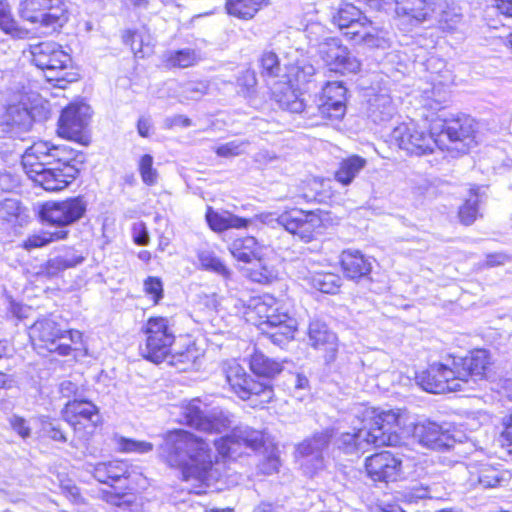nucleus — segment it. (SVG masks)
Segmentation results:
<instances>
[{"mask_svg": "<svg viewBox=\"0 0 512 512\" xmlns=\"http://www.w3.org/2000/svg\"><path fill=\"white\" fill-rule=\"evenodd\" d=\"M158 454L169 467L179 470L184 480H205L214 463L209 443L183 429L168 432Z\"/></svg>", "mask_w": 512, "mask_h": 512, "instance_id": "nucleus-1", "label": "nucleus"}, {"mask_svg": "<svg viewBox=\"0 0 512 512\" xmlns=\"http://www.w3.org/2000/svg\"><path fill=\"white\" fill-rule=\"evenodd\" d=\"M245 317L277 346H283L292 340L297 328V321L289 308L270 295L251 299L246 307Z\"/></svg>", "mask_w": 512, "mask_h": 512, "instance_id": "nucleus-2", "label": "nucleus"}, {"mask_svg": "<svg viewBox=\"0 0 512 512\" xmlns=\"http://www.w3.org/2000/svg\"><path fill=\"white\" fill-rule=\"evenodd\" d=\"M86 209L87 203L82 197L45 202L39 210V217L42 222L58 229L29 237L25 243L26 248L43 247L51 242L66 239L69 233L66 227L81 219Z\"/></svg>", "mask_w": 512, "mask_h": 512, "instance_id": "nucleus-3", "label": "nucleus"}, {"mask_svg": "<svg viewBox=\"0 0 512 512\" xmlns=\"http://www.w3.org/2000/svg\"><path fill=\"white\" fill-rule=\"evenodd\" d=\"M333 24L345 30L344 36L356 45L386 49L390 46L389 33L364 15L351 3H343L332 16Z\"/></svg>", "mask_w": 512, "mask_h": 512, "instance_id": "nucleus-4", "label": "nucleus"}, {"mask_svg": "<svg viewBox=\"0 0 512 512\" xmlns=\"http://www.w3.org/2000/svg\"><path fill=\"white\" fill-rule=\"evenodd\" d=\"M143 332L146 338L145 343L139 347L140 354L153 363H161L169 355L175 341L169 320L165 317H151L143 327Z\"/></svg>", "mask_w": 512, "mask_h": 512, "instance_id": "nucleus-5", "label": "nucleus"}, {"mask_svg": "<svg viewBox=\"0 0 512 512\" xmlns=\"http://www.w3.org/2000/svg\"><path fill=\"white\" fill-rule=\"evenodd\" d=\"M22 165L28 177L47 191H60L66 188L80 171L76 165H42L39 160L25 155L22 156Z\"/></svg>", "mask_w": 512, "mask_h": 512, "instance_id": "nucleus-6", "label": "nucleus"}, {"mask_svg": "<svg viewBox=\"0 0 512 512\" xmlns=\"http://www.w3.org/2000/svg\"><path fill=\"white\" fill-rule=\"evenodd\" d=\"M20 17L33 24L57 31L68 21L67 10L61 0H23Z\"/></svg>", "mask_w": 512, "mask_h": 512, "instance_id": "nucleus-7", "label": "nucleus"}, {"mask_svg": "<svg viewBox=\"0 0 512 512\" xmlns=\"http://www.w3.org/2000/svg\"><path fill=\"white\" fill-rule=\"evenodd\" d=\"M29 53L32 63L46 71L48 80H62L59 73L68 68L71 57L62 50V47L52 41L39 42L29 45Z\"/></svg>", "mask_w": 512, "mask_h": 512, "instance_id": "nucleus-8", "label": "nucleus"}, {"mask_svg": "<svg viewBox=\"0 0 512 512\" xmlns=\"http://www.w3.org/2000/svg\"><path fill=\"white\" fill-rule=\"evenodd\" d=\"M178 421L203 432H221L229 426L227 417L215 411L208 413L199 399H193L179 407Z\"/></svg>", "mask_w": 512, "mask_h": 512, "instance_id": "nucleus-9", "label": "nucleus"}, {"mask_svg": "<svg viewBox=\"0 0 512 512\" xmlns=\"http://www.w3.org/2000/svg\"><path fill=\"white\" fill-rule=\"evenodd\" d=\"M362 415L361 424L366 425L372 435L385 439L382 446H394L398 443L396 428L400 424L399 409L364 408Z\"/></svg>", "mask_w": 512, "mask_h": 512, "instance_id": "nucleus-10", "label": "nucleus"}, {"mask_svg": "<svg viewBox=\"0 0 512 512\" xmlns=\"http://www.w3.org/2000/svg\"><path fill=\"white\" fill-rule=\"evenodd\" d=\"M62 415L75 433L79 434L80 439H84L87 435L93 433L100 421L97 406L82 398H74L72 401H68L62 410Z\"/></svg>", "mask_w": 512, "mask_h": 512, "instance_id": "nucleus-11", "label": "nucleus"}, {"mask_svg": "<svg viewBox=\"0 0 512 512\" xmlns=\"http://www.w3.org/2000/svg\"><path fill=\"white\" fill-rule=\"evenodd\" d=\"M90 119L89 107L70 104L65 107L58 120V135L82 145L90 142L87 131Z\"/></svg>", "mask_w": 512, "mask_h": 512, "instance_id": "nucleus-12", "label": "nucleus"}, {"mask_svg": "<svg viewBox=\"0 0 512 512\" xmlns=\"http://www.w3.org/2000/svg\"><path fill=\"white\" fill-rule=\"evenodd\" d=\"M333 436L334 430L326 428L314 433L297 446V452L302 458L301 467L305 474L313 476L325 467L323 452Z\"/></svg>", "mask_w": 512, "mask_h": 512, "instance_id": "nucleus-13", "label": "nucleus"}, {"mask_svg": "<svg viewBox=\"0 0 512 512\" xmlns=\"http://www.w3.org/2000/svg\"><path fill=\"white\" fill-rule=\"evenodd\" d=\"M391 139L400 149L418 156L432 153L438 143L433 132L427 133L413 123H402L395 127L391 133Z\"/></svg>", "mask_w": 512, "mask_h": 512, "instance_id": "nucleus-14", "label": "nucleus"}, {"mask_svg": "<svg viewBox=\"0 0 512 512\" xmlns=\"http://www.w3.org/2000/svg\"><path fill=\"white\" fill-rule=\"evenodd\" d=\"M263 433L248 426L236 427L228 435L214 441V445L223 458L236 459L243 452L242 446L257 450L263 445Z\"/></svg>", "mask_w": 512, "mask_h": 512, "instance_id": "nucleus-15", "label": "nucleus"}, {"mask_svg": "<svg viewBox=\"0 0 512 512\" xmlns=\"http://www.w3.org/2000/svg\"><path fill=\"white\" fill-rule=\"evenodd\" d=\"M226 382L231 390L241 399H249L252 395L272 396V388L264 382L251 378L245 369L235 361L226 362L223 366Z\"/></svg>", "mask_w": 512, "mask_h": 512, "instance_id": "nucleus-16", "label": "nucleus"}, {"mask_svg": "<svg viewBox=\"0 0 512 512\" xmlns=\"http://www.w3.org/2000/svg\"><path fill=\"white\" fill-rule=\"evenodd\" d=\"M29 335L36 345L49 352H54L61 356H67L72 351L69 344L57 343L58 340L65 338V334L62 333L58 324L50 318L38 319L30 327Z\"/></svg>", "mask_w": 512, "mask_h": 512, "instance_id": "nucleus-17", "label": "nucleus"}, {"mask_svg": "<svg viewBox=\"0 0 512 512\" xmlns=\"http://www.w3.org/2000/svg\"><path fill=\"white\" fill-rule=\"evenodd\" d=\"M447 425H441L430 420L416 423L413 427V437L417 442L431 450L446 451L454 447L456 440Z\"/></svg>", "mask_w": 512, "mask_h": 512, "instance_id": "nucleus-18", "label": "nucleus"}, {"mask_svg": "<svg viewBox=\"0 0 512 512\" xmlns=\"http://www.w3.org/2000/svg\"><path fill=\"white\" fill-rule=\"evenodd\" d=\"M320 55L331 71L345 74L357 73L360 70V61L337 38H325Z\"/></svg>", "mask_w": 512, "mask_h": 512, "instance_id": "nucleus-19", "label": "nucleus"}, {"mask_svg": "<svg viewBox=\"0 0 512 512\" xmlns=\"http://www.w3.org/2000/svg\"><path fill=\"white\" fill-rule=\"evenodd\" d=\"M476 125L469 115H457L443 121L441 135H446L450 142L456 144L457 150L465 153L476 145Z\"/></svg>", "mask_w": 512, "mask_h": 512, "instance_id": "nucleus-20", "label": "nucleus"}, {"mask_svg": "<svg viewBox=\"0 0 512 512\" xmlns=\"http://www.w3.org/2000/svg\"><path fill=\"white\" fill-rule=\"evenodd\" d=\"M347 88L342 82H327L317 100V110L323 118L340 120L346 113Z\"/></svg>", "mask_w": 512, "mask_h": 512, "instance_id": "nucleus-21", "label": "nucleus"}, {"mask_svg": "<svg viewBox=\"0 0 512 512\" xmlns=\"http://www.w3.org/2000/svg\"><path fill=\"white\" fill-rule=\"evenodd\" d=\"M25 156H30L39 160L42 165H54L57 167H63L68 165L80 164V161L76 160V152L65 145H53L47 141H39L34 143L28 149H26Z\"/></svg>", "mask_w": 512, "mask_h": 512, "instance_id": "nucleus-22", "label": "nucleus"}, {"mask_svg": "<svg viewBox=\"0 0 512 512\" xmlns=\"http://www.w3.org/2000/svg\"><path fill=\"white\" fill-rule=\"evenodd\" d=\"M277 224L289 233L309 242L313 238L315 229L320 227L321 220L314 212L293 208L278 215Z\"/></svg>", "mask_w": 512, "mask_h": 512, "instance_id": "nucleus-23", "label": "nucleus"}, {"mask_svg": "<svg viewBox=\"0 0 512 512\" xmlns=\"http://www.w3.org/2000/svg\"><path fill=\"white\" fill-rule=\"evenodd\" d=\"M365 468L374 482H394L401 474L402 460L390 451H382L368 457Z\"/></svg>", "mask_w": 512, "mask_h": 512, "instance_id": "nucleus-24", "label": "nucleus"}, {"mask_svg": "<svg viewBox=\"0 0 512 512\" xmlns=\"http://www.w3.org/2000/svg\"><path fill=\"white\" fill-rule=\"evenodd\" d=\"M32 125L30 111L21 104L9 105L0 115V134L5 138H22Z\"/></svg>", "mask_w": 512, "mask_h": 512, "instance_id": "nucleus-25", "label": "nucleus"}, {"mask_svg": "<svg viewBox=\"0 0 512 512\" xmlns=\"http://www.w3.org/2000/svg\"><path fill=\"white\" fill-rule=\"evenodd\" d=\"M385 439L372 435L367 426L354 427L352 432H344L336 439L337 447L346 454L364 453L371 447H381Z\"/></svg>", "mask_w": 512, "mask_h": 512, "instance_id": "nucleus-26", "label": "nucleus"}, {"mask_svg": "<svg viewBox=\"0 0 512 512\" xmlns=\"http://www.w3.org/2000/svg\"><path fill=\"white\" fill-rule=\"evenodd\" d=\"M308 339L310 345L323 353L327 364L336 359L338 352V339L327 325L319 320H313L308 327Z\"/></svg>", "mask_w": 512, "mask_h": 512, "instance_id": "nucleus-27", "label": "nucleus"}, {"mask_svg": "<svg viewBox=\"0 0 512 512\" xmlns=\"http://www.w3.org/2000/svg\"><path fill=\"white\" fill-rule=\"evenodd\" d=\"M492 359L489 351L476 349L464 358H459V365L462 368V375L465 376L467 384H476L488 377L491 371Z\"/></svg>", "mask_w": 512, "mask_h": 512, "instance_id": "nucleus-28", "label": "nucleus"}, {"mask_svg": "<svg viewBox=\"0 0 512 512\" xmlns=\"http://www.w3.org/2000/svg\"><path fill=\"white\" fill-rule=\"evenodd\" d=\"M395 5V14L410 27L418 26L431 17L430 6L422 4L420 0H390Z\"/></svg>", "mask_w": 512, "mask_h": 512, "instance_id": "nucleus-29", "label": "nucleus"}, {"mask_svg": "<svg viewBox=\"0 0 512 512\" xmlns=\"http://www.w3.org/2000/svg\"><path fill=\"white\" fill-rule=\"evenodd\" d=\"M92 474L98 482L113 486L129 477V466L120 460L102 462L93 467Z\"/></svg>", "mask_w": 512, "mask_h": 512, "instance_id": "nucleus-30", "label": "nucleus"}, {"mask_svg": "<svg viewBox=\"0 0 512 512\" xmlns=\"http://www.w3.org/2000/svg\"><path fill=\"white\" fill-rule=\"evenodd\" d=\"M341 265L345 275L352 279H360L370 274L372 264L359 251H344L341 255Z\"/></svg>", "mask_w": 512, "mask_h": 512, "instance_id": "nucleus-31", "label": "nucleus"}, {"mask_svg": "<svg viewBox=\"0 0 512 512\" xmlns=\"http://www.w3.org/2000/svg\"><path fill=\"white\" fill-rule=\"evenodd\" d=\"M367 114L374 123H384L396 114V106L390 95L378 93L368 100Z\"/></svg>", "mask_w": 512, "mask_h": 512, "instance_id": "nucleus-32", "label": "nucleus"}, {"mask_svg": "<svg viewBox=\"0 0 512 512\" xmlns=\"http://www.w3.org/2000/svg\"><path fill=\"white\" fill-rule=\"evenodd\" d=\"M264 248L256 238L248 236L236 239L230 246V252L233 257L240 262L252 264L256 259L265 255Z\"/></svg>", "mask_w": 512, "mask_h": 512, "instance_id": "nucleus-33", "label": "nucleus"}, {"mask_svg": "<svg viewBox=\"0 0 512 512\" xmlns=\"http://www.w3.org/2000/svg\"><path fill=\"white\" fill-rule=\"evenodd\" d=\"M285 67L287 82L299 90H306V86L312 82L316 73L314 66L306 59H297L294 63L286 64Z\"/></svg>", "mask_w": 512, "mask_h": 512, "instance_id": "nucleus-34", "label": "nucleus"}, {"mask_svg": "<svg viewBox=\"0 0 512 512\" xmlns=\"http://www.w3.org/2000/svg\"><path fill=\"white\" fill-rule=\"evenodd\" d=\"M416 381L427 392L435 394L449 392L448 380H444L441 363L433 364L426 371L418 374Z\"/></svg>", "mask_w": 512, "mask_h": 512, "instance_id": "nucleus-35", "label": "nucleus"}, {"mask_svg": "<svg viewBox=\"0 0 512 512\" xmlns=\"http://www.w3.org/2000/svg\"><path fill=\"white\" fill-rule=\"evenodd\" d=\"M205 217L209 227L215 232H223L231 228H246L251 222L249 219L239 217L229 212L218 213L214 211L212 207L207 208Z\"/></svg>", "mask_w": 512, "mask_h": 512, "instance_id": "nucleus-36", "label": "nucleus"}, {"mask_svg": "<svg viewBox=\"0 0 512 512\" xmlns=\"http://www.w3.org/2000/svg\"><path fill=\"white\" fill-rule=\"evenodd\" d=\"M300 91L301 90L296 86H292L291 83L287 82L283 89L276 88L273 91V95L282 109L288 110L292 113L304 112L308 114V110H306V105L304 99L301 97Z\"/></svg>", "mask_w": 512, "mask_h": 512, "instance_id": "nucleus-37", "label": "nucleus"}, {"mask_svg": "<svg viewBox=\"0 0 512 512\" xmlns=\"http://www.w3.org/2000/svg\"><path fill=\"white\" fill-rule=\"evenodd\" d=\"M303 280L311 288L327 294H335L341 286V277L332 272L309 271Z\"/></svg>", "mask_w": 512, "mask_h": 512, "instance_id": "nucleus-38", "label": "nucleus"}, {"mask_svg": "<svg viewBox=\"0 0 512 512\" xmlns=\"http://www.w3.org/2000/svg\"><path fill=\"white\" fill-rule=\"evenodd\" d=\"M250 369L255 375L270 379L282 372L283 365L262 352L255 351L250 358Z\"/></svg>", "mask_w": 512, "mask_h": 512, "instance_id": "nucleus-39", "label": "nucleus"}, {"mask_svg": "<svg viewBox=\"0 0 512 512\" xmlns=\"http://www.w3.org/2000/svg\"><path fill=\"white\" fill-rule=\"evenodd\" d=\"M366 164V159L358 155L347 157L339 163L338 170L335 172V179L342 185L347 186L352 183Z\"/></svg>", "mask_w": 512, "mask_h": 512, "instance_id": "nucleus-40", "label": "nucleus"}, {"mask_svg": "<svg viewBox=\"0 0 512 512\" xmlns=\"http://www.w3.org/2000/svg\"><path fill=\"white\" fill-rule=\"evenodd\" d=\"M247 270V276L256 283L269 284L278 278V270L267 259L262 256L252 263Z\"/></svg>", "mask_w": 512, "mask_h": 512, "instance_id": "nucleus-41", "label": "nucleus"}, {"mask_svg": "<svg viewBox=\"0 0 512 512\" xmlns=\"http://www.w3.org/2000/svg\"><path fill=\"white\" fill-rule=\"evenodd\" d=\"M200 60V53L191 48L168 51L164 54V62L173 68H187L197 64Z\"/></svg>", "mask_w": 512, "mask_h": 512, "instance_id": "nucleus-42", "label": "nucleus"}, {"mask_svg": "<svg viewBox=\"0 0 512 512\" xmlns=\"http://www.w3.org/2000/svg\"><path fill=\"white\" fill-rule=\"evenodd\" d=\"M0 29L15 38H25L28 30L20 27L11 13L10 5L6 1H0Z\"/></svg>", "mask_w": 512, "mask_h": 512, "instance_id": "nucleus-43", "label": "nucleus"}, {"mask_svg": "<svg viewBox=\"0 0 512 512\" xmlns=\"http://www.w3.org/2000/svg\"><path fill=\"white\" fill-rule=\"evenodd\" d=\"M263 0H227L226 9L230 15L251 19L259 10Z\"/></svg>", "mask_w": 512, "mask_h": 512, "instance_id": "nucleus-44", "label": "nucleus"}, {"mask_svg": "<svg viewBox=\"0 0 512 512\" xmlns=\"http://www.w3.org/2000/svg\"><path fill=\"white\" fill-rule=\"evenodd\" d=\"M201 267L205 270L212 271L224 278L230 276V270L226 265L210 250H199L197 253Z\"/></svg>", "mask_w": 512, "mask_h": 512, "instance_id": "nucleus-45", "label": "nucleus"}, {"mask_svg": "<svg viewBox=\"0 0 512 512\" xmlns=\"http://www.w3.org/2000/svg\"><path fill=\"white\" fill-rule=\"evenodd\" d=\"M479 188L471 189L469 197L465 200L464 204L459 208V219L464 225H471L478 217V204H479Z\"/></svg>", "mask_w": 512, "mask_h": 512, "instance_id": "nucleus-46", "label": "nucleus"}, {"mask_svg": "<svg viewBox=\"0 0 512 512\" xmlns=\"http://www.w3.org/2000/svg\"><path fill=\"white\" fill-rule=\"evenodd\" d=\"M452 364L453 367L442 364V373L444 380H448L449 392L462 390L465 385H468L465 376L461 373L459 359H454Z\"/></svg>", "mask_w": 512, "mask_h": 512, "instance_id": "nucleus-47", "label": "nucleus"}, {"mask_svg": "<svg viewBox=\"0 0 512 512\" xmlns=\"http://www.w3.org/2000/svg\"><path fill=\"white\" fill-rule=\"evenodd\" d=\"M477 481L482 488L487 489L497 487L504 481V478L500 470L485 464L478 471Z\"/></svg>", "mask_w": 512, "mask_h": 512, "instance_id": "nucleus-48", "label": "nucleus"}, {"mask_svg": "<svg viewBox=\"0 0 512 512\" xmlns=\"http://www.w3.org/2000/svg\"><path fill=\"white\" fill-rule=\"evenodd\" d=\"M24 209L17 199L5 198L0 200V219L6 222H16L22 217Z\"/></svg>", "mask_w": 512, "mask_h": 512, "instance_id": "nucleus-49", "label": "nucleus"}, {"mask_svg": "<svg viewBox=\"0 0 512 512\" xmlns=\"http://www.w3.org/2000/svg\"><path fill=\"white\" fill-rule=\"evenodd\" d=\"M138 170L144 184L154 186L158 182V172L153 167V157L149 154L143 155L138 163Z\"/></svg>", "mask_w": 512, "mask_h": 512, "instance_id": "nucleus-50", "label": "nucleus"}, {"mask_svg": "<svg viewBox=\"0 0 512 512\" xmlns=\"http://www.w3.org/2000/svg\"><path fill=\"white\" fill-rule=\"evenodd\" d=\"M261 74L267 77H277L280 73V61L273 51H264L259 59Z\"/></svg>", "mask_w": 512, "mask_h": 512, "instance_id": "nucleus-51", "label": "nucleus"}, {"mask_svg": "<svg viewBox=\"0 0 512 512\" xmlns=\"http://www.w3.org/2000/svg\"><path fill=\"white\" fill-rule=\"evenodd\" d=\"M434 13L438 15V22L443 30H453L461 21V15L455 12L454 9H450L446 0H444V6L436 8Z\"/></svg>", "mask_w": 512, "mask_h": 512, "instance_id": "nucleus-52", "label": "nucleus"}, {"mask_svg": "<svg viewBox=\"0 0 512 512\" xmlns=\"http://www.w3.org/2000/svg\"><path fill=\"white\" fill-rule=\"evenodd\" d=\"M41 431L44 437H48L53 441L67 442V437L58 421L43 417L41 419Z\"/></svg>", "mask_w": 512, "mask_h": 512, "instance_id": "nucleus-53", "label": "nucleus"}, {"mask_svg": "<svg viewBox=\"0 0 512 512\" xmlns=\"http://www.w3.org/2000/svg\"><path fill=\"white\" fill-rule=\"evenodd\" d=\"M247 146L246 141L233 140L217 147L216 154L220 157L238 156L245 152Z\"/></svg>", "mask_w": 512, "mask_h": 512, "instance_id": "nucleus-54", "label": "nucleus"}, {"mask_svg": "<svg viewBox=\"0 0 512 512\" xmlns=\"http://www.w3.org/2000/svg\"><path fill=\"white\" fill-rule=\"evenodd\" d=\"M291 383L293 385V396L298 400H303L310 392V384L308 378L301 373L291 375Z\"/></svg>", "mask_w": 512, "mask_h": 512, "instance_id": "nucleus-55", "label": "nucleus"}, {"mask_svg": "<svg viewBox=\"0 0 512 512\" xmlns=\"http://www.w3.org/2000/svg\"><path fill=\"white\" fill-rule=\"evenodd\" d=\"M206 90L207 86L202 82H188L182 87V96L187 100H199Z\"/></svg>", "mask_w": 512, "mask_h": 512, "instance_id": "nucleus-56", "label": "nucleus"}, {"mask_svg": "<svg viewBox=\"0 0 512 512\" xmlns=\"http://www.w3.org/2000/svg\"><path fill=\"white\" fill-rule=\"evenodd\" d=\"M120 448L124 452L146 453L153 449V445L146 441L122 438L120 441Z\"/></svg>", "mask_w": 512, "mask_h": 512, "instance_id": "nucleus-57", "label": "nucleus"}, {"mask_svg": "<svg viewBox=\"0 0 512 512\" xmlns=\"http://www.w3.org/2000/svg\"><path fill=\"white\" fill-rule=\"evenodd\" d=\"M83 260V257L75 255L57 256L49 261V266L58 270H64L77 266L78 264L82 263Z\"/></svg>", "mask_w": 512, "mask_h": 512, "instance_id": "nucleus-58", "label": "nucleus"}, {"mask_svg": "<svg viewBox=\"0 0 512 512\" xmlns=\"http://www.w3.org/2000/svg\"><path fill=\"white\" fill-rule=\"evenodd\" d=\"M144 289L153 298L155 303H158L163 297V285L157 277H148L144 282Z\"/></svg>", "mask_w": 512, "mask_h": 512, "instance_id": "nucleus-59", "label": "nucleus"}, {"mask_svg": "<svg viewBox=\"0 0 512 512\" xmlns=\"http://www.w3.org/2000/svg\"><path fill=\"white\" fill-rule=\"evenodd\" d=\"M503 426L500 442L502 447L506 448L509 454H512V413L504 418Z\"/></svg>", "mask_w": 512, "mask_h": 512, "instance_id": "nucleus-60", "label": "nucleus"}, {"mask_svg": "<svg viewBox=\"0 0 512 512\" xmlns=\"http://www.w3.org/2000/svg\"><path fill=\"white\" fill-rule=\"evenodd\" d=\"M12 429L23 439L30 437L31 429L23 417L13 415L9 419Z\"/></svg>", "mask_w": 512, "mask_h": 512, "instance_id": "nucleus-61", "label": "nucleus"}, {"mask_svg": "<svg viewBox=\"0 0 512 512\" xmlns=\"http://www.w3.org/2000/svg\"><path fill=\"white\" fill-rule=\"evenodd\" d=\"M305 33L311 43L318 44L325 33L324 26L320 23H311L306 26Z\"/></svg>", "mask_w": 512, "mask_h": 512, "instance_id": "nucleus-62", "label": "nucleus"}, {"mask_svg": "<svg viewBox=\"0 0 512 512\" xmlns=\"http://www.w3.org/2000/svg\"><path fill=\"white\" fill-rule=\"evenodd\" d=\"M59 392L63 397L80 398L78 396V386L71 380H63L59 385Z\"/></svg>", "mask_w": 512, "mask_h": 512, "instance_id": "nucleus-63", "label": "nucleus"}, {"mask_svg": "<svg viewBox=\"0 0 512 512\" xmlns=\"http://www.w3.org/2000/svg\"><path fill=\"white\" fill-rule=\"evenodd\" d=\"M280 460L275 454L269 455L261 465V471L265 474H272L279 469Z\"/></svg>", "mask_w": 512, "mask_h": 512, "instance_id": "nucleus-64", "label": "nucleus"}]
</instances>
